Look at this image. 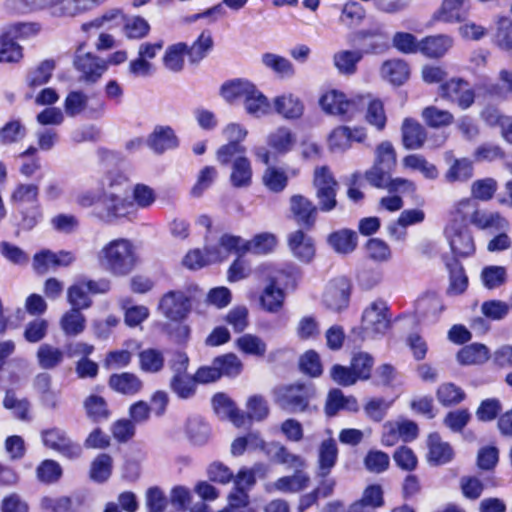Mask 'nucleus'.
I'll list each match as a JSON object with an SVG mask.
<instances>
[{
	"mask_svg": "<svg viewBox=\"0 0 512 512\" xmlns=\"http://www.w3.org/2000/svg\"><path fill=\"white\" fill-rule=\"evenodd\" d=\"M99 264L114 276L130 274L138 263L136 248L125 238H118L108 242L98 252Z\"/></svg>",
	"mask_w": 512,
	"mask_h": 512,
	"instance_id": "nucleus-1",
	"label": "nucleus"
},
{
	"mask_svg": "<svg viewBox=\"0 0 512 512\" xmlns=\"http://www.w3.org/2000/svg\"><path fill=\"white\" fill-rule=\"evenodd\" d=\"M314 396L315 388L311 383L297 382L279 386L274 390L275 403L292 414L308 411Z\"/></svg>",
	"mask_w": 512,
	"mask_h": 512,
	"instance_id": "nucleus-2",
	"label": "nucleus"
},
{
	"mask_svg": "<svg viewBox=\"0 0 512 512\" xmlns=\"http://www.w3.org/2000/svg\"><path fill=\"white\" fill-rule=\"evenodd\" d=\"M262 273L267 276L270 284L266 286L260 302L264 310L270 313H277L283 307L285 294L277 285L287 284L290 272L278 269L274 265L265 264L261 266Z\"/></svg>",
	"mask_w": 512,
	"mask_h": 512,
	"instance_id": "nucleus-3",
	"label": "nucleus"
},
{
	"mask_svg": "<svg viewBox=\"0 0 512 512\" xmlns=\"http://www.w3.org/2000/svg\"><path fill=\"white\" fill-rule=\"evenodd\" d=\"M73 66L80 74L79 80L87 84H94L108 70V62L93 54L84 51V44H80L74 54Z\"/></svg>",
	"mask_w": 512,
	"mask_h": 512,
	"instance_id": "nucleus-4",
	"label": "nucleus"
},
{
	"mask_svg": "<svg viewBox=\"0 0 512 512\" xmlns=\"http://www.w3.org/2000/svg\"><path fill=\"white\" fill-rule=\"evenodd\" d=\"M387 303L382 299L371 302L362 314V329L366 336L384 335L390 328L391 320Z\"/></svg>",
	"mask_w": 512,
	"mask_h": 512,
	"instance_id": "nucleus-5",
	"label": "nucleus"
},
{
	"mask_svg": "<svg viewBox=\"0 0 512 512\" xmlns=\"http://www.w3.org/2000/svg\"><path fill=\"white\" fill-rule=\"evenodd\" d=\"M222 135L227 143L218 148L216 159L221 165L226 166L236 155L246 153V147L242 142L246 139L248 131L239 123H229L223 128Z\"/></svg>",
	"mask_w": 512,
	"mask_h": 512,
	"instance_id": "nucleus-6",
	"label": "nucleus"
},
{
	"mask_svg": "<svg viewBox=\"0 0 512 512\" xmlns=\"http://www.w3.org/2000/svg\"><path fill=\"white\" fill-rule=\"evenodd\" d=\"M314 187L319 209L323 212L333 210L337 205L336 194L338 183L326 166L316 168L314 172Z\"/></svg>",
	"mask_w": 512,
	"mask_h": 512,
	"instance_id": "nucleus-7",
	"label": "nucleus"
},
{
	"mask_svg": "<svg viewBox=\"0 0 512 512\" xmlns=\"http://www.w3.org/2000/svg\"><path fill=\"white\" fill-rule=\"evenodd\" d=\"M43 444L68 459H77L82 454V447L73 442L60 428L53 427L41 432Z\"/></svg>",
	"mask_w": 512,
	"mask_h": 512,
	"instance_id": "nucleus-8",
	"label": "nucleus"
},
{
	"mask_svg": "<svg viewBox=\"0 0 512 512\" xmlns=\"http://www.w3.org/2000/svg\"><path fill=\"white\" fill-rule=\"evenodd\" d=\"M319 103L326 113L340 116L343 120L352 119L358 112L357 98L347 99L344 93L337 90L326 92Z\"/></svg>",
	"mask_w": 512,
	"mask_h": 512,
	"instance_id": "nucleus-9",
	"label": "nucleus"
},
{
	"mask_svg": "<svg viewBox=\"0 0 512 512\" xmlns=\"http://www.w3.org/2000/svg\"><path fill=\"white\" fill-rule=\"evenodd\" d=\"M355 40L361 46L362 55L383 54L390 48L389 36L381 26L357 31Z\"/></svg>",
	"mask_w": 512,
	"mask_h": 512,
	"instance_id": "nucleus-10",
	"label": "nucleus"
},
{
	"mask_svg": "<svg viewBox=\"0 0 512 512\" xmlns=\"http://www.w3.org/2000/svg\"><path fill=\"white\" fill-rule=\"evenodd\" d=\"M440 95L442 98L457 104L462 110L471 107L475 101L474 90L468 82L453 78L440 86Z\"/></svg>",
	"mask_w": 512,
	"mask_h": 512,
	"instance_id": "nucleus-11",
	"label": "nucleus"
},
{
	"mask_svg": "<svg viewBox=\"0 0 512 512\" xmlns=\"http://www.w3.org/2000/svg\"><path fill=\"white\" fill-rule=\"evenodd\" d=\"M351 284L345 277L336 278L329 282L323 295L325 307L334 312H340L348 307Z\"/></svg>",
	"mask_w": 512,
	"mask_h": 512,
	"instance_id": "nucleus-12",
	"label": "nucleus"
},
{
	"mask_svg": "<svg viewBox=\"0 0 512 512\" xmlns=\"http://www.w3.org/2000/svg\"><path fill=\"white\" fill-rule=\"evenodd\" d=\"M159 310L168 319L180 321L190 311V301L182 291H169L160 300Z\"/></svg>",
	"mask_w": 512,
	"mask_h": 512,
	"instance_id": "nucleus-13",
	"label": "nucleus"
},
{
	"mask_svg": "<svg viewBox=\"0 0 512 512\" xmlns=\"http://www.w3.org/2000/svg\"><path fill=\"white\" fill-rule=\"evenodd\" d=\"M247 242L240 236L223 234L218 244H210L209 260L222 262L226 260L230 253H236L239 256L248 252Z\"/></svg>",
	"mask_w": 512,
	"mask_h": 512,
	"instance_id": "nucleus-14",
	"label": "nucleus"
},
{
	"mask_svg": "<svg viewBox=\"0 0 512 512\" xmlns=\"http://www.w3.org/2000/svg\"><path fill=\"white\" fill-rule=\"evenodd\" d=\"M444 233L456 256L468 257L475 252L474 240L468 228L446 226Z\"/></svg>",
	"mask_w": 512,
	"mask_h": 512,
	"instance_id": "nucleus-15",
	"label": "nucleus"
},
{
	"mask_svg": "<svg viewBox=\"0 0 512 512\" xmlns=\"http://www.w3.org/2000/svg\"><path fill=\"white\" fill-rule=\"evenodd\" d=\"M214 412L220 419L231 421L236 427L247 424L245 413L239 410L235 403L224 393H217L212 398Z\"/></svg>",
	"mask_w": 512,
	"mask_h": 512,
	"instance_id": "nucleus-16",
	"label": "nucleus"
},
{
	"mask_svg": "<svg viewBox=\"0 0 512 512\" xmlns=\"http://www.w3.org/2000/svg\"><path fill=\"white\" fill-rule=\"evenodd\" d=\"M147 146L157 154L167 150L176 149L179 146V139L170 126L158 125L146 140Z\"/></svg>",
	"mask_w": 512,
	"mask_h": 512,
	"instance_id": "nucleus-17",
	"label": "nucleus"
},
{
	"mask_svg": "<svg viewBox=\"0 0 512 512\" xmlns=\"http://www.w3.org/2000/svg\"><path fill=\"white\" fill-rule=\"evenodd\" d=\"M290 209L295 221L302 227L310 229L314 226L317 217V207L311 200L294 195L290 199Z\"/></svg>",
	"mask_w": 512,
	"mask_h": 512,
	"instance_id": "nucleus-18",
	"label": "nucleus"
},
{
	"mask_svg": "<svg viewBox=\"0 0 512 512\" xmlns=\"http://www.w3.org/2000/svg\"><path fill=\"white\" fill-rule=\"evenodd\" d=\"M310 484V476L305 471L294 472L292 475L278 478L266 485L267 492L297 493L306 489Z\"/></svg>",
	"mask_w": 512,
	"mask_h": 512,
	"instance_id": "nucleus-19",
	"label": "nucleus"
},
{
	"mask_svg": "<svg viewBox=\"0 0 512 512\" xmlns=\"http://www.w3.org/2000/svg\"><path fill=\"white\" fill-rule=\"evenodd\" d=\"M229 181L234 188H247L252 183L253 170L251 161L245 156L236 155L232 158Z\"/></svg>",
	"mask_w": 512,
	"mask_h": 512,
	"instance_id": "nucleus-20",
	"label": "nucleus"
},
{
	"mask_svg": "<svg viewBox=\"0 0 512 512\" xmlns=\"http://www.w3.org/2000/svg\"><path fill=\"white\" fill-rule=\"evenodd\" d=\"M41 508L51 512H84V499L82 496H45L40 502Z\"/></svg>",
	"mask_w": 512,
	"mask_h": 512,
	"instance_id": "nucleus-21",
	"label": "nucleus"
},
{
	"mask_svg": "<svg viewBox=\"0 0 512 512\" xmlns=\"http://www.w3.org/2000/svg\"><path fill=\"white\" fill-rule=\"evenodd\" d=\"M402 142L408 150H417L423 147L427 133L425 128L417 121L406 118L402 124Z\"/></svg>",
	"mask_w": 512,
	"mask_h": 512,
	"instance_id": "nucleus-22",
	"label": "nucleus"
},
{
	"mask_svg": "<svg viewBox=\"0 0 512 512\" xmlns=\"http://www.w3.org/2000/svg\"><path fill=\"white\" fill-rule=\"evenodd\" d=\"M477 202L471 198L457 201L450 210L449 222L446 226L468 228L471 223Z\"/></svg>",
	"mask_w": 512,
	"mask_h": 512,
	"instance_id": "nucleus-23",
	"label": "nucleus"
},
{
	"mask_svg": "<svg viewBox=\"0 0 512 512\" xmlns=\"http://www.w3.org/2000/svg\"><path fill=\"white\" fill-rule=\"evenodd\" d=\"M338 459V448L333 438L323 440L318 449V476L327 477Z\"/></svg>",
	"mask_w": 512,
	"mask_h": 512,
	"instance_id": "nucleus-24",
	"label": "nucleus"
},
{
	"mask_svg": "<svg viewBox=\"0 0 512 512\" xmlns=\"http://www.w3.org/2000/svg\"><path fill=\"white\" fill-rule=\"evenodd\" d=\"M288 245L293 255L303 262H309L315 255L314 242L303 231L298 230L288 237Z\"/></svg>",
	"mask_w": 512,
	"mask_h": 512,
	"instance_id": "nucleus-25",
	"label": "nucleus"
},
{
	"mask_svg": "<svg viewBox=\"0 0 512 512\" xmlns=\"http://www.w3.org/2000/svg\"><path fill=\"white\" fill-rule=\"evenodd\" d=\"M453 46L452 37L444 34L427 36L421 40L420 53L428 58L443 57Z\"/></svg>",
	"mask_w": 512,
	"mask_h": 512,
	"instance_id": "nucleus-26",
	"label": "nucleus"
},
{
	"mask_svg": "<svg viewBox=\"0 0 512 512\" xmlns=\"http://www.w3.org/2000/svg\"><path fill=\"white\" fill-rule=\"evenodd\" d=\"M380 74L383 79L390 82L392 85L400 86L408 80L410 70L405 61L391 59L382 64Z\"/></svg>",
	"mask_w": 512,
	"mask_h": 512,
	"instance_id": "nucleus-27",
	"label": "nucleus"
},
{
	"mask_svg": "<svg viewBox=\"0 0 512 512\" xmlns=\"http://www.w3.org/2000/svg\"><path fill=\"white\" fill-rule=\"evenodd\" d=\"M275 111L285 119H298L303 115L304 105L293 94H283L273 100Z\"/></svg>",
	"mask_w": 512,
	"mask_h": 512,
	"instance_id": "nucleus-28",
	"label": "nucleus"
},
{
	"mask_svg": "<svg viewBox=\"0 0 512 512\" xmlns=\"http://www.w3.org/2000/svg\"><path fill=\"white\" fill-rule=\"evenodd\" d=\"M470 224L481 230L489 228L505 230L509 227L508 220L504 218L499 212H489L482 210L480 209L478 203Z\"/></svg>",
	"mask_w": 512,
	"mask_h": 512,
	"instance_id": "nucleus-29",
	"label": "nucleus"
},
{
	"mask_svg": "<svg viewBox=\"0 0 512 512\" xmlns=\"http://www.w3.org/2000/svg\"><path fill=\"white\" fill-rule=\"evenodd\" d=\"M327 241L336 253L347 255L356 249L358 236L353 230L340 229L332 232L328 236Z\"/></svg>",
	"mask_w": 512,
	"mask_h": 512,
	"instance_id": "nucleus-30",
	"label": "nucleus"
},
{
	"mask_svg": "<svg viewBox=\"0 0 512 512\" xmlns=\"http://www.w3.org/2000/svg\"><path fill=\"white\" fill-rule=\"evenodd\" d=\"M425 219V213L420 209H408L401 212L398 220L388 225L387 230L390 236L397 240H403L406 236L404 230L399 231V227L406 228L410 225L419 224Z\"/></svg>",
	"mask_w": 512,
	"mask_h": 512,
	"instance_id": "nucleus-31",
	"label": "nucleus"
},
{
	"mask_svg": "<svg viewBox=\"0 0 512 512\" xmlns=\"http://www.w3.org/2000/svg\"><path fill=\"white\" fill-rule=\"evenodd\" d=\"M109 386L116 392L124 395H135L143 387L141 379L129 372L112 374L109 378Z\"/></svg>",
	"mask_w": 512,
	"mask_h": 512,
	"instance_id": "nucleus-32",
	"label": "nucleus"
},
{
	"mask_svg": "<svg viewBox=\"0 0 512 512\" xmlns=\"http://www.w3.org/2000/svg\"><path fill=\"white\" fill-rule=\"evenodd\" d=\"M428 459L430 462L440 465L452 460L454 452L449 443L442 441L437 433H431L428 437Z\"/></svg>",
	"mask_w": 512,
	"mask_h": 512,
	"instance_id": "nucleus-33",
	"label": "nucleus"
},
{
	"mask_svg": "<svg viewBox=\"0 0 512 512\" xmlns=\"http://www.w3.org/2000/svg\"><path fill=\"white\" fill-rule=\"evenodd\" d=\"M358 110L367 105L366 120L378 130H383L386 125V114L383 103L378 99H370V96L357 98Z\"/></svg>",
	"mask_w": 512,
	"mask_h": 512,
	"instance_id": "nucleus-34",
	"label": "nucleus"
},
{
	"mask_svg": "<svg viewBox=\"0 0 512 512\" xmlns=\"http://www.w3.org/2000/svg\"><path fill=\"white\" fill-rule=\"evenodd\" d=\"M86 317L77 309L67 310L60 318L59 325L67 337H77L86 328Z\"/></svg>",
	"mask_w": 512,
	"mask_h": 512,
	"instance_id": "nucleus-35",
	"label": "nucleus"
},
{
	"mask_svg": "<svg viewBox=\"0 0 512 512\" xmlns=\"http://www.w3.org/2000/svg\"><path fill=\"white\" fill-rule=\"evenodd\" d=\"M244 108L247 114L261 118L269 115L272 111L268 98L255 86L253 91L249 93L243 100Z\"/></svg>",
	"mask_w": 512,
	"mask_h": 512,
	"instance_id": "nucleus-36",
	"label": "nucleus"
},
{
	"mask_svg": "<svg viewBox=\"0 0 512 512\" xmlns=\"http://www.w3.org/2000/svg\"><path fill=\"white\" fill-rule=\"evenodd\" d=\"M114 195V194H111ZM127 194H117L102 198V205L108 217H125L134 212V203L126 197Z\"/></svg>",
	"mask_w": 512,
	"mask_h": 512,
	"instance_id": "nucleus-37",
	"label": "nucleus"
},
{
	"mask_svg": "<svg viewBox=\"0 0 512 512\" xmlns=\"http://www.w3.org/2000/svg\"><path fill=\"white\" fill-rule=\"evenodd\" d=\"M255 85L246 79H233L225 82L220 89L221 96L228 102L244 100Z\"/></svg>",
	"mask_w": 512,
	"mask_h": 512,
	"instance_id": "nucleus-38",
	"label": "nucleus"
},
{
	"mask_svg": "<svg viewBox=\"0 0 512 512\" xmlns=\"http://www.w3.org/2000/svg\"><path fill=\"white\" fill-rule=\"evenodd\" d=\"M15 209L16 213L14 217L18 228L21 230L30 231L42 220L43 215L39 203Z\"/></svg>",
	"mask_w": 512,
	"mask_h": 512,
	"instance_id": "nucleus-39",
	"label": "nucleus"
},
{
	"mask_svg": "<svg viewBox=\"0 0 512 512\" xmlns=\"http://www.w3.org/2000/svg\"><path fill=\"white\" fill-rule=\"evenodd\" d=\"M363 55L358 50H341L333 55V64L342 75H353Z\"/></svg>",
	"mask_w": 512,
	"mask_h": 512,
	"instance_id": "nucleus-40",
	"label": "nucleus"
},
{
	"mask_svg": "<svg viewBox=\"0 0 512 512\" xmlns=\"http://www.w3.org/2000/svg\"><path fill=\"white\" fill-rule=\"evenodd\" d=\"M39 187L32 183H18L10 194V204L14 208L25 206L26 203H38Z\"/></svg>",
	"mask_w": 512,
	"mask_h": 512,
	"instance_id": "nucleus-41",
	"label": "nucleus"
},
{
	"mask_svg": "<svg viewBox=\"0 0 512 512\" xmlns=\"http://www.w3.org/2000/svg\"><path fill=\"white\" fill-rule=\"evenodd\" d=\"M490 357L489 349L480 343L464 346L457 354V360L462 365H479Z\"/></svg>",
	"mask_w": 512,
	"mask_h": 512,
	"instance_id": "nucleus-42",
	"label": "nucleus"
},
{
	"mask_svg": "<svg viewBox=\"0 0 512 512\" xmlns=\"http://www.w3.org/2000/svg\"><path fill=\"white\" fill-rule=\"evenodd\" d=\"M129 186V180L123 173L109 172L101 180L102 198L111 194H127Z\"/></svg>",
	"mask_w": 512,
	"mask_h": 512,
	"instance_id": "nucleus-43",
	"label": "nucleus"
},
{
	"mask_svg": "<svg viewBox=\"0 0 512 512\" xmlns=\"http://www.w3.org/2000/svg\"><path fill=\"white\" fill-rule=\"evenodd\" d=\"M295 144V136L287 127H279L267 136V145L278 154H286Z\"/></svg>",
	"mask_w": 512,
	"mask_h": 512,
	"instance_id": "nucleus-44",
	"label": "nucleus"
},
{
	"mask_svg": "<svg viewBox=\"0 0 512 512\" xmlns=\"http://www.w3.org/2000/svg\"><path fill=\"white\" fill-rule=\"evenodd\" d=\"M449 270V287L447 289L448 295H459L465 292L468 287V277L465 274L463 266L453 259L446 263Z\"/></svg>",
	"mask_w": 512,
	"mask_h": 512,
	"instance_id": "nucleus-45",
	"label": "nucleus"
},
{
	"mask_svg": "<svg viewBox=\"0 0 512 512\" xmlns=\"http://www.w3.org/2000/svg\"><path fill=\"white\" fill-rule=\"evenodd\" d=\"M64 351L51 344L44 343L38 347L36 358L38 365L44 370L58 367L64 360Z\"/></svg>",
	"mask_w": 512,
	"mask_h": 512,
	"instance_id": "nucleus-46",
	"label": "nucleus"
},
{
	"mask_svg": "<svg viewBox=\"0 0 512 512\" xmlns=\"http://www.w3.org/2000/svg\"><path fill=\"white\" fill-rule=\"evenodd\" d=\"M417 310L428 321L436 322L445 310V305L438 295L431 293L418 300Z\"/></svg>",
	"mask_w": 512,
	"mask_h": 512,
	"instance_id": "nucleus-47",
	"label": "nucleus"
},
{
	"mask_svg": "<svg viewBox=\"0 0 512 512\" xmlns=\"http://www.w3.org/2000/svg\"><path fill=\"white\" fill-rule=\"evenodd\" d=\"M213 48L212 33L209 30H204L193 42V44L187 46V56L190 63L197 64L202 61Z\"/></svg>",
	"mask_w": 512,
	"mask_h": 512,
	"instance_id": "nucleus-48",
	"label": "nucleus"
},
{
	"mask_svg": "<svg viewBox=\"0 0 512 512\" xmlns=\"http://www.w3.org/2000/svg\"><path fill=\"white\" fill-rule=\"evenodd\" d=\"M185 55H187L186 43L179 42L168 46L163 56L165 68L171 72H181L185 65Z\"/></svg>",
	"mask_w": 512,
	"mask_h": 512,
	"instance_id": "nucleus-49",
	"label": "nucleus"
},
{
	"mask_svg": "<svg viewBox=\"0 0 512 512\" xmlns=\"http://www.w3.org/2000/svg\"><path fill=\"white\" fill-rule=\"evenodd\" d=\"M473 170V163L470 159H454L445 173V180L449 183L466 182L472 178Z\"/></svg>",
	"mask_w": 512,
	"mask_h": 512,
	"instance_id": "nucleus-50",
	"label": "nucleus"
},
{
	"mask_svg": "<svg viewBox=\"0 0 512 512\" xmlns=\"http://www.w3.org/2000/svg\"><path fill=\"white\" fill-rule=\"evenodd\" d=\"M341 409L356 410L357 401L354 397H346L339 389H332L327 397L325 412L328 416H334Z\"/></svg>",
	"mask_w": 512,
	"mask_h": 512,
	"instance_id": "nucleus-51",
	"label": "nucleus"
},
{
	"mask_svg": "<svg viewBox=\"0 0 512 512\" xmlns=\"http://www.w3.org/2000/svg\"><path fill=\"white\" fill-rule=\"evenodd\" d=\"M262 182L268 190L279 193L286 188L288 175L283 168L271 165L264 170Z\"/></svg>",
	"mask_w": 512,
	"mask_h": 512,
	"instance_id": "nucleus-52",
	"label": "nucleus"
},
{
	"mask_svg": "<svg viewBox=\"0 0 512 512\" xmlns=\"http://www.w3.org/2000/svg\"><path fill=\"white\" fill-rule=\"evenodd\" d=\"M169 386L171 391L180 399H189L196 392V380L194 376L188 374H174Z\"/></svg>",
	"mask_w": 512,
	"mask_h": 512,
	"instance_id": "nucleus-53",
	"label": "nucleus"
},
{
	"mask_svg": "<svg viewBox=\"0 0 512 512\" xmlns=\"http://www.w3.org/2000/svg\"><path fill=\"white\" fill-rule=\"evenodd\" d=\"M67 301L71 305L70 309H77L78 311L88 309L92 305L89 292L81 280L68 288Z\"/></svg>",
	"mask_w": 512,
	"mask_h": 512,
	"instance_id": "nucleus-54",
	"label": "nucleus"
},
{
	"mask_svg": "<svg viewBox=\"0 0 512 512\" xmlns=\"http://www.w3.org/2000/svg\"><path fill=\"white\" fill-rule=\"evenodd\" d=\"M22 57V47L10 36V33L2 34L0 37V62L17 63Z\"/></svg>",
	"mask_w": 512,
	"mask_h": 512,
	"instance_id": "nucleus-55",
	"label": "nucleus"
},
{
	"mask_svg": "<svg viewBox=\"0 0 512 512\" xmlns=\"http://www.w3.org/2000/svg\"><path fill=\"white\" fill-rule=\"evenodd\" d=\"M274 460L285 465L287 469L294 470V472L304 471L307 467V462L302 456L292 453L281 444L276 445Z\"/></svg>",
	"mask_w": 512,
	"mask_h": 512,
	"instance_id": "nucleus-56",
	"label": "nucleus"
},
{
	"mask_svg": "<svg viewBox=\"0 0 512 512\" xmlns=\"http://www.w3.org/2000/svg\"><path fill=\"white\" fill-rule=\"evenodd\" d=\"M262 63L281 77H292L295 74L293 64L283 56L274 53H264L262 55Z\"/></svg>",
	"mask_w": 512,
	"mask_h": 512,
	"instance_id": "nucleus-57",
	"label": "nucleus"
},
{
	"mask_svg": "<svg viewBox=\"0 0 512 512\" xmlns=\"http://www.w3.org/2000/svg\"><path fill=\"white\" fill-rule=\"evenodd\" d=\"M403 166L411 170L419 171L427 179H436L438 177V169L436 166L428 162L425 157L420 154H410L404 157Z\"/></svg>",
	"mask_w": 512,
	"mask_h": 512,
	"instance_id": "nucleus-58",
	"label": "nucleus"
},
{
	"mask_svg": "<svg viewBox=\"0 0 512 512\" xmlns=\"http://www.w3.org/2000/svg\"><path fill=\"white\" fill-rule=\"evenodd\" d=\"M113 460L106 453L99 454L91 463L90 477L93 481L103 483L112 473Z\"/></svg>",
	"mask_w": 512,
	"mask_h": 512,
	"instance_id": "nucleus-59",
	"label": "nucleus"
},
{
	"mask_svg": "<svg viewBox=\"0 0 512 512\" xmlns=\"http://www.w3.org/2000/svg\"><path fill=\"white\" fill-rule=\"evenodd\" d=\"M140 369L147 373H157L164 366L163 353L157 349L148 348L139 353Z\"/></svg>",
	"mask_w": 512,
	"mask_h": 512,
	"instance_id": "nucleus-60",
	"label": "nucleus"
},
{
	"mask_svg": "<svg viewBox=\"0 0 512 512\" xmlns=\"http://www.w3.org/2000/svg\"><path fill=\"white\" fill-rule=\"evenodd\" d=\"M497 189L498 183L494 178L475 180L471 185V199L487 202L494 197Z\"/></svg>",
	"mask_w": 512,
	"mask_h": 512,
	"instance_id": "nucleus-61",
	"label": "nucleus"
},
{
	"mask_svg": "<svg viewBox=\"0 0 512 512\" xmlns=\"http://www.w3.org/2000/svg\"><path fill=\"white\" fill-rule=\"evenodd\" d=\"M481 281L489 290L499 288L507 281V270L503 266H486L481 271Z\"/></svg>",
	"mask_w": 512,
	"mask_h": 512,
	"instance_id": "nucleus-62",
	"label": "nucleus"
},
{
	"mask_svg": "<svg viewBox=\"0 0 512 512\" xmlns=\"http://www.w3.org/2000/svg\"><path fill=\"white\" fill-rule=\"evenodd\" d=\"M238 349L247 355L262 357L267 350L266 343L254 334H244L237 339Z\"/></svg>",
	"mask_w": 512,
	"mask_h": 512,
	"instance_id": "nucleus-63",
	"label": "nucleus"
},
{
	"mask_svg": "<svg viewBox=\"0 0 512 512\" xmlns=\"http://www.w3.org/2000/svg\"><path fill=\"white\" fill-rule=\"evenodd\" d=\"M247 424L250 425L252 421H262L269 415V406L264 397L260 395H253L248 398L246 403Z\"/></svg>",
	"mask_w": 512,
	"mask_h": 512,
	"instance_id": "nucleus-64",
	"label": "nucleus"
}]
</instances>
